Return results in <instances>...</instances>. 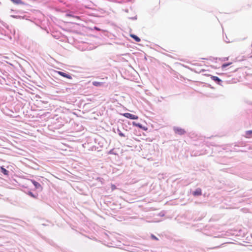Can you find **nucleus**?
<instances>
[{
  "label": "nucleus",
  "mask_w": 252,
  "mask_h": 252,
  "mask_svg": "<svg viewBox=\"0 0 252 252\" xmlns=\"http://www.w3.org/2000/svg\"><path fill=\"white\" fill-rule=\"evenodd\" d=\"M174 132L178 134L179 135H183L185 133L186 131L184 129H182L179 127H174Z\"/></svg>",
  "instance_id": "obj_1"
},
{
  "label": "nucleus",
  "mask_w": 252,
  "mask_h": 252,
  "mask_svg": "<svg viewBox=\"0 0 252 252\" xmlns=\"http://www.w3.org/2000/svg\"><path fill=\"white\" fill-rule=\"evenodd\" d=\"M57 73L58 74L60 75L61 76H62L63 77H65L67 79H71L72 78V76L71 75H70L69 74L60 71H57Z\"/></svg>",
  "instance_id": "obj_4"
},
{
  "label": "nucleus",
  "mask_w": 252,
  "mask_h": 252,
  "mask_svg": "<svg viewBox=\"0 0 252 252\" xmlns=\"http://www.w3.org/2000/svg\"><path fill=\"white\" fill-rule=\"evenodd\" d=\"M12 2H13L15 4H19L23 3V2L21 0H10Z\"/></svg>",
  "instance_id": "obj_11"
},
{
  "label": "nucleus",
  "mask_w": 252,
  "mask_h": 252,
  "mask_svg": "<svg viewBox=\"0 0 252 252\" xmlns=\"http://www.w3.org/2000/svg\"><path fill=\"white\" fill-rule=\"evenodd\" d=\"M123 116L126 118H128L131 120H136L138 119V117L136 115L131 114L129 113H126L123 114Z\"/></svg>",
  "instance_id": "obj_2"
},
{
  "label": "nucleus",
  "mask_w": 252,
  "mask_h": 252,
  "mask_svg": "<svg viewBox=\"0 0 252 252\" xmlns=\"http://www.w3.org/2000/svg\"><path fill=\"white\" fill-rule=\"evenodd\" d=\"M192 195L195 196H199L202 194V190L200 188H197L195 191L192 193Z\"/></svg>",
  "instance_id": "obj_5"
},
{
  "label": "nucleus",
  "mask_w": 252,
  "mask_h": 252,
  "mask_svg": "<svg viewBox=\"0 0 252 252\" xmlns=\"http://www.w3.org/2000/svg\"><path fill=\"white\" fill-rule=\"evenodd\" d=\"M93 85L95 87H101L103 86V83L102 82L94 81L93 82Z\"/></svg>",
  "instance_id": "obj_8"
},
{
  "label": "nucleus",
  "mask_w": 252,
  "mask_h": 252,
  "mask_svg": "<svg viewBox=\"0 0 252 252\" xmlns=\"http://www.w3.org/2000/svg\"><path fill=\"white\" fill-rule=\"evenodd\" d=\"M66 16H67L72 17H74V18H76V19H79V17L78 16H73L70 13L67 14Z\"/></svg>",
  "instance_id": "obj_17"
},
{
  "label": "nucleus",
  "mask_w": 252,
  "mask_h": 252,
  "mask_svg": "<svg viewBox=\"0 0 252 252\" xmlns=\"http://www.w3.org/2000/svg\"><path fill=\"white\" fill-rule=\"evenodd\" d=\"M151 237H152L153 239H154V240H158V239L157 238V237H156L155 235H153V234L151 235Z\"/></svg>",
  "instance_id": "obj_18"
},
{
  "label": "nucleus",
  "mask_w": 252,
  "mask_h": 252,
  "mask_svg": "<svg viewBox=\"0 0 252 252\" xmlns=\"http://www.w3.org/2000/svg\"><path fill=\"white\" fill-rule=\"evenodd\" d=\"M131 19H134V20H135V19H137V18H136V16H135L134 17L131 18Z\"/></svg>",
  "instance_id": "obj_20"
},
{
  "label": "nucleus",
  "mask_w": 252,
  "mask_h": 252,
  "mask_svg": "<svg viewBox=\"0 0 252 252\" xmlns=\"http://www.w3.org/2000/svg\"><path fill=\"white\" fill-rule=\"evenodd\" d=\"M132 124H133V126H137L138 127H140V128H142V125L141 124H140V123H136L135 122H133L132 123Z\"/></svg>",
  "instance_id": "obj_12"
},
{
  "label": "nucleus",
  "mask_w": 252,
  "mask_h": 252,
  "mask_svg": "<svg viewBox=\"0 0 252 252\" xmlns=\"http://www.w3.org/2000/svg\"><path fill=\"white\" fill-rule=\"evenodd\" d=\"M231 63H224L221 66V68L223 69V68H224L226 67H227L228 66H229Z\"/></svg>",
  "instance_id": "obj_15"
},
{
  "label": "nucleus",
  "mask_w": 252,
  "mask_h": 252,
  "mask_svg": "<svg viewBox=\"0 0 252 252\" xmlns=\"http://www.w3.org/2000/svg\"><path fill=\"white\" fill-rule=\"evenodd\" d=\"M130 36L134 39L136 42L140 41V39L139 37L135 34H131Z\"/></svg>",
  "instance_id": "obj_10"
},
{
  "label": "nucleus",
  "mask_w": 252,
  "mask_h": 252,
  "mask_svg": "<svg viewBox=\"0 0 252 252\" xmlns=\"http://www.w3.org/2000/svg\"><path fill=\"white\" fill-rule=\"evenodd\" d=\"M28 194L30 195L31 197L34 198H36L37 197V196L34 195L32 192L31 191H29Z\"/></svg>",
  "instance_id": "obj_14"
},
{
  "label": "nucleus",
  "mask_w": 252,
  "mask_h": 252,
  "mask_svg": "<svg viewBox=\"0 0 252 252\" xmlns=\"http://www.w3.org/2000/svg\"><path fill=\"white\" fill-rule=\"evenodd\" d=\"M118 134L120 136H122V137H125V134L122 133L120 130H119V129H118Z\"/></svg>",
  "instance_id": "obj_16"
},
{
  "label": "nucleus",
  "mask_w": 252,
  "mask_h": 252,
  "mask_svg": "<svg viewBox=\"0 0 252 252\" xmlns=\"http://www.w3.org/2000/svg\"><path fill=\"white\" fill-rule=\"evenodd\" d=\"M116 188V186L114 185H111V189L112 190L115 189Z\"/></svg>",
  "instance_id": "obj_19"
},
{
  "label": "nucleus",
  "mask_w": 252,
  "mask_h": 252,
  "mask_svg": "<svg viewBox=\"0 0 252 252\" xmlns=\"http://www.w3.org/2000/svg\"><path fill=\"white\" fill-rule=\"evenodd\" d=\"M211 78L218 84H220V83L221 82V80L217 76H212Z\"/></svg>",
  "instance_id": "obj_6"
},
{
  "label": "nucleus",
  "mask_w": 252,
  "mask_h": 252,
  "mask_svg": "<svg viewBox=\"0 0 252 252\" xmlns=\"http://www.w3.org/2000/svg\"><path fill=\"white\" fill-rule=\"evenodd\" d=\"M10 16L12 18H16V19H23V17L22 16H19V15H12Z\"/></svg>",
  "instance_id": "obj_13"
},
{
  "label": "nucleus",
  "mask_w": 252,
  "mask_h": 252,
  "mask_svg": "<svg viewBox=\"0 0 252 252\" xmlns=\"http://www.w3.org/2000/svg\"><path fill=\"white\" fill-rule=\"evenodd\" d=\"M31 181L34 185L35 188L40 191H41L42 190V187L41 186V185L38 183L37 182L33 180H31Z\"/></svg>",
  "instance_id": "obj_3"
},
{
  "label": "nucleus",
  "mask_w": 252,
  "mask_h": 252,
  "mask_svg": "<svg viewBox=\"0 0 252 252\" xmlns=\"http://www.w3.org/2000/svg\"><path fill=\"white\" fill-rule=\"evenodd\" d=\"M0 172L5 175H8L9 171L3 167H0Z\"/></svg>",
  "instance_id": "obj_9"
},
{
  "label": "nucleus",
  "mask_w": 252,
  "mask_h": 252,
  "mask_svg": "<svg viewBox=\"0 0 252 252\" xmlns=\"http://www.w3.org/2000/svg\"><path fill=\"white\" fill-rule=\"evenodd\" d=\"M245 137L251 138L252 137V130H248L245 132Z\"/></svg>",
  "instance_id": "obj_7"
}]
</instances>
